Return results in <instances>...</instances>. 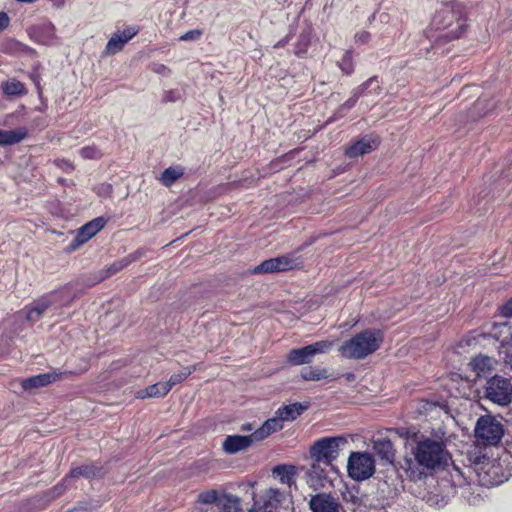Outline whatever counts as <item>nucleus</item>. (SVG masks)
I'll return each instance as SVG.
<instances>
[{"mask_svg": "<svg viewBox=\"0 0 512 512\" xmlns=\"http://www.w3.org/2000/svg\"><path fill=\"white\" fill-rule=\"evenodd\" d=\"M347 472L356 481L366 480L375 472V461L366 452H352L348 459Z\"/></svg>", "mask_w": 512, "mask_h": 512, "instance_id": "9", "label": "nucleus"}, {"mask_svg": "<svg viewBox=\"0 0 512 512\" xmlns=\"http://www.w3.org/2000/svg\"><path fill=\"white\" fill-rule=\"evenodd\" d=\"M169 391L170 385H167L166 382H158L146 387L145 389L137 391L136 398H159L167 395Z\"/></svg>", "mask_w": 512, "mask_h": 512, "instance_id": "23", "label": "nucleus"}, {"mask_svg": "<svg viewBox=\"0 0 512 512\" xmlns=\"http://www.w3.org/2000/svg\"><path fill=\"white\" fill-rule=\"evenodd\" d=\"M112 191L111 185L103 184L100 187V191L98 192L100 195H109Z\"/></svg>", "mask_w": 512, "mask_h": 512, "instance_id": "45", "label": "nucleus"}, {"mask_svg": "<svg viewBox=\"0 0 512 512\" xmlns=\"http://www.w3.org/2000/svg\"><path fill=\"white\" fill-rule=\"evenodd\" d=\"M307 48H308V40L306 37L304 36H301L297 45H296V48H295V54L297 56H302L303 54L306 53L307 51Z\"/></svg>", "mask_w": 512, "mask_h": 512, "instance_id": "37", "label": "nucleus"}, {"mask_svg": "<svg viewBox=\"0 0 512 512\" xmlns=\"http://www.w3.org/2000/svg\"><path fill=\"white\" fill-rule=\"evenodd\" d=\"M273 475L279 479L282 484L290 487L294 482L295 467L291 465H278L273 469Z\"/></svg>", "mask_w": 512, "mask_h": 512, "instance_id": "28", "label": "nucleus"}, {"mask_svg": "<svg viewBox=\"0 0 512 512\" xmlns=\"http://www.w3.org/2000/svg\"><path fill=\"white\" fill-rule=\"evenodd\" d=\"M501 314L506 318L512 319V298L503 305Z\"/></svg>", "mask_w": 512, "mask_h": 512, "instance_id": "41", "label": "nucleus"}, {"mask_svg": "<svg viewBox=\"0 0 512 512\" xmlns=\"http://www.w3.org/2000/svg\"><path fill=\"white\" fill-rule=\"evenodd\" d=\"M168 99H169L170 101H174L173 95H170V96L168 97Z\"/></svg>", "mask_w": 512, "mask_h": 512, "instance_id": "54", "label": "nucleus"}, {"mask_svg": "<svg viewBox=\"0 0 512 512\" xmlns=\"http://www.w3.org/2000/svg\"><path fill=\"white\" fill-rule=\"evenodd\" d=\"M373 451L382 460L392 463L395 458V450L392 442L387 438H377L373 441Z\"/></svg>", "mask_w": 512, "mask_h": 512, "instance_id": "21", "label": "nucleus"}, {"mask_svg": "<svg viewBox=\"0 0 512 512\" xmlns=\"http://www.w3.org/2000/svg\"><path fill=\"white\" fill-rule=\"evenodd\" d=\"M201 35H202V32L200 30H190V31L186 32L185 34H183L182 36H180L179 39L181 41H195V40H198Z\"/></svg>", "mask_w": 512, "mask_h": 512, "instance_id": "38", "label": "nucleus"}, {"mask_svg": "<svg viewBox=\"0 0 512 512\" xmlns=\"http://www.w3.org/2000/svg\"><path fill=\"white\" fill-rule=\"evenodd\" d=\"M370 37H371L370 33L368 31L363 30V31L357 32L355 34L354 39L357 44L363 45V44L368 43V41L370 40Z\"/></svg>", "mask_w": 512, "mask_h": 512, "instance_id": "39", "label": "nucleus"}, {"mask_svg": "<svg viewBox=\"0 0 512 512\" xmlns=\"http://www.w3.org/2000/svg\"><path fill=\"white\" fill-rule=\"evenodd\" d=\"M379 142L376 138L371 136H365L359 141L352 144L345 151L346 155L349 157H357L366 153H369L375 150L378 146Z\"/></svg>", "mask_w": 512, "mask_h": 512, "instance_id": "18", "label": "nucleus"}, {"mask_svg": "<svg viewBox=\"0 0 512 512\" xmlns=\"http://www.w3.org/2000/svg\"><path fill=\"white\" fill-rule=\"evenodd\" d=\"M223 496L227 499L228 502H231L232 498H234L233 496H228L226 494H224Z\"/></svg>", "mask_w": 512, "mask_h": 512, "instance_id": "51", "label": "nucleus"}, {"mask_svg": "<svg viewBox=\"0 0 512 512\" xmlns=\"http://www.w3.org/2000/svg\"><path fill=\"white\" fill-rule=\"evenodd\" d=\"M253 442H256L254 433L248 436L230 435L224 440L222 447L226 453L235 454L246 450Z\"/></svg>", "mask_w": 512, "mask_h": 512, "instance_id": "16", "label": "nucleus"}, {"mask_svg": "<svg viewBox=\"0 0 512 512\" xmlns=\"http://www.w3.org/2000/svg\"><path fill=\"white\" fill-rule=\"evenodd\" d=\"M141 253L136 252L133 255H129L127 258L119 261L118 263H115L112 265L111 269H113L114 272L121 270L122 268L126 267L131 262L137 260L140 257Z\"/></svg>", "mask_w": 512, "mask_h": 512, "instance_id": "35", "label": "nucleus"}, {"mask_svg": "<svg viewBox=\"0 0 512 512\" xmlns=\"http://www.w3.org/2000/svg\"><path fill=\"white\" fill-rule=\"evenodd\" d=\"M10 18L5 12H0V32L8 27Z\"/></svg>", "mask_w": 512, "mask_h": 512, "instance_id": "42", "label": "nucleus"}, {"mask_svg": "<svg viewBox=\"0 0 512 512\" xmlns=\"http://www.w3.org/2000/svg\"><path fill=\"white\" fill-rule=\"evenodd\" d=\"M55 163L58 167H60L65 172H71L72 170H74L73 163L69 160L58 159L55 161Z\"/></svg>", "mask_w": 512, "mask_h": 512, "instance_id": "40", "label": "nucleus"}, {"mask_svg": "<svg viewBox=\"0 0 512 512\" xmlns=\"http://www.w3.org/2000/svg\"><path fill=\"white\" fill-rule=\"evenodd\" d=\"M68 303L69 301L64 298L62 291H52L34 300L30 305L19 311L17 315L24 314V318L33 324L46 313L57 310Z\"/></svg>", "mask_w": 512, "mask_h": 512, "instance_id": "4", "label": "nucleus"}, {"mask_svg": "<svg viewBox=\"0 0 512 512\" xmlns=\"http://www.w3.org/2000/svg\"><path fill=\"white\" fill-rule=\"evenodd\" d=\"M357 101V98H350L348 99L340 108V111H343V110H349L351 109L352 107H354L355 103Z\"/></svg>", "mask_w": 512, "mask_h": 512, "instance_id": "43", "label": "nucleus"}, {"mask_svg": "<svg viewBox=\"0 0 512 512\" xmlns=\"http://www.w3.org/2000/svg\"><path fill=\"white\" fill-rule=\"evenodd\" d=\"M242 429L243 430H251V426L250 425H243Z\"/></svg>", "mask_w": 512, "mask_h": 512, "instance_id": "52", "label": "nucleus"}, {"mask_svg": "<svg viewBox=\"0 0 512 512\" xmlns=\"http://www.w3.org/2000/svg\"><path fill=\"white\" fill-rule=\"evenodd\" d=\"M292 504V496L288 491L269 488L255 500L249 512H285L292 509Z\"/></svg>", "mask_w": 512, "mask_h": 512, "instance_id": "5", "label": "nucleus"}, {"mask_svg": "<svg viewBox=\"0 0 512 512\" xmlns=\"http://www.w3.org/2000/svg\"><path fill=\"white\" fill-rule=\"evenodd\" d=\"M476 444L480 447L497 445L504 434L502 423L492 415H483L478 418L475 429Z\"/></svg>", "mask_w": 512, "mask_h": 512, "instance_id": "6", "label": "nucleus"}, {"mask_svg": "<svg viewBox=\"0 0 512 512\" xmlns=\"http://www.w3.org/2000/svg\"><path fill=\"white\" fill-rule=\"evenodd\" d=\"M80 155L84 159H98L101 157V152L95 146H87L80 150Z\"/></svg>", "mask_w": 512, "mask_h": 512, "instance_id": "34", "label": "nucleus"}, {"mask_svg": "<svg viewBox=\"0 0 512 512\" xmlns=\"http://www.w3.org/2000/svg\"><path fill=\"white\" fill-rule=\"evenodd\" d=\"M156 72L158 73H164L166 71H169L168 68L162 64L160 65H157V68L155 69Z\"/></svg>", "mask_w": 512, "mask_h": 512, "instance_id": "48", "label": "nucleus"}, {"mask_svg": "<svg viewBox=\"0 0 512 512\" xmlns=\"http://www.w3.org/2000/svg\"><path fill=\"white\" fill-rule=\"evenodd\" d=\"M400 488H401V485H394L393 489H391L390 491L387 492V495L386 497L387 498H394L395 496H397L400 492Z\"/></svg>", "mask_w": 512, "mask_h": 512, "instance_id": "44", "label": "nucleus"}, {"mask_svg": "<svg viewBox=\"0 0 512 512\" xmlns=\"http://www.w3.org/2000/svg\"><path fill=\"white\" fill-rule=\"evenodd\" d=\"M495 361L486 355H478L474 357L469 366L475 372L476 377H482L494 370Z\"/></svg>", "mask_w": 512, "mask_h": 512, "instance_id": "22", "label": "nucleus"}, {"mask_svg": "<svg viewBox=\"0 0 512 512\" xmlns=\"http://www.w3.org/2000/svg\"><path fill=\"white\" fill-rule=\"evenodd\" d=\"M333 346V341H318L299 349H292L287 356V360L292 365L307 364L312 361L316 354L327 353L332 349Z\"/></svg>", "mask_w": 512, "mask_h": 512, "instance_id": "11", "label": "nucleus"}, {"mask_svg": "<svg viewBox=\"0 0 512 512\" xmlns=\"http://www.w3.org/2000/svg\"><path fill=\"white\" fill-rule=\"evenodd\" d=\"M197 501L201 504L221 503L219 492L215 489L206 490L198 494Z\"/></svg>", "mask_w": 512, "mask_h": 512, "instance_id": "31", "label": "nucleus"}, {"mask_svg": "<svg viewBox=\"0 0 512 512\" xmlns=\"http://www.w3.org/2000/svg\"><path fill=\"white\" fill-rule=\"evenodd\" d=\"M491 335L496 338L501 346H508L512 344V319L505 322L494 323L491 329Z\"/></svg>", "mask_w": 512, "mask_h": 512, "instance_id": "20", "label": "nucleus"}, {"mask_svg": "<svg viewBox=\"0 0 512 512\" xmlns=\"http://www.w3.org/2000/svg\"><path fill=\"white\" fill-rule=\"evenodd\" d=\"M302 261L297 252L284 254L275 258L264 260L261 264L252 269L253 274L278 273L298 268Z\"/></svg>", "mask_w": 512, "mask_h": 512, "instance_id": "10", "label": "nucleus"}, {"mask_svg": "<svg viewBox=\"0 0 512 512\" xmlns=\"http://www.w3.org/2000/svg\"><path fill=\"white\" fill-rule=\"evenodd\" d=\"M105 224L106 220L103 217H98L83 225L77 231V234L71 243V249L74 250L89 241L94 235L104 228Z\"/></svg>", "mask_w": 512, "mask_h": 512, "instance_id": "12", "label": "nucleus"}, {"mask_svg": "<svg viewBox=\"0 0 512 512\" xmlns=\"http://www.w3.org/2000/svg\"><path fill=\"white\" fill-rule=\"evenodd\" d=\"M33 37L36 41L44 45H53L56 43V28L51 22H44L32 29Z\"/></svg>", "mask_w": 512, "mask_h": 512, "instance_id": "17", "label": "nucleus"}, {"mask_svg": "<svg viewBox=\"0 0 512 512\" xmlns=\"http://www.w3.org/2000/svg\"><path fill=\"white\" fill-rule=\"evenodd\" d=\"M307 406L302 405L300 403H293L286 405L282 408H279L276 414L282 421H293L295 420L303 411H305Z\"/></svg>", "mask_w": 512, "mask_h": 512, "instance_id": "27", "label": "nucleus"}, {"mask_svg": "<svg viewBox=\"0 0 512 512\" xmlns=\"http://www.w3.org/2000/svg\"><path fill=\"white\" fill-rule=\"evenodd\" d=\"M346 444L344 436L323 437L311 446L310 456L316 462L330 465L339 456L341 446Z\"/></svg>", "mask_w": 512, "mask_h": 512, "instance_id": "7", "label": "nucleus"}, {"mask_svg": "<svg viewBox=\"0 0 512 512\" xmlns=\"http://www.w3.org/2000/svg\"><path fill=\"white\" fill-rule=\"evenodd\" d=\"M374 82L378 83L377 79L375 77H372L370 79H368L365 83H363L361 85V90H364L366 89L367 87H369L370 85H372Z\"/></svg>", "mask_w": 512, "mask_h": 512, "instance_id": "46", "label": "nucleus"}, {"mask_svg": "<svg viewBox=\"0 0 512 512\" xmlns=\"http://www.w3.org/2000/svg\"><path fill=\"white\" fill-rule=\"evenodd\" d=\"M194 370V367H185L181 371L171 375L170 379L168 380V382H166V384L170 385L171 390L173 386L183 382Z\"/></svg>", "mask_w": 512, "mask_h": 512, "instance_id": "32", "label": "nucleus"}, {"mask_svg": "<svg viewBox=\"0 0 512 512\" xmlns=\"http://www.w3.org/2000/svg\"><path fill=\"white\" fill-rule=\"evenodd\" d=\"M287 42H288L287 39H283V40L279 41L274 47L275 48L283 47L287 44Z\"/></svg>", "mask_w": 512, "mask_h": 512, "instance_id": "49", "label": "nucleus"}, {"mask_svg": "<svg viewBox=\"0 0 512 512\" xmlns=\"http://www.w3.org/2000/svg\"><path fill=\"white\" fill-rule=\"evenodd\" d=\"M484 398L499 406L512 402V382L500 375L489 378L484 385Z\"/></svg>", "mask_w": 512, "mask_h": 512, "instance_id": "8", "label": "nucleus"}, {"mask_svg": "<svg viewBox=\"0 0 512 512\" xmlns=\"http://www.w3.org/2000/svg\"><path fill=\"white\" fill-rule=\"evenodd\" d=\"M413 459L405 460L406 476L412 481L421 480L428 473L447 465L450 455L442 441L423 437L411 448Z\"/></svg>", "mask_w": 512, "mask_h": 512, "instance_id": "1", "label": "nucleus"}, {"mask_svg": "<svg viewBox=\"0 0 512 512\" xmlns=\"http://www.w3.org/2000/svg\"><path fill=\"white\" fill-rule=\"evenodd\" d=\"M138 33L136 27L130 26L121 32L114 33L106 44L103 55H114L120 52L126 43Z\"/></svg>", "mask_w": 512, "mask_h": 512, "instance_id": "14", "label": "nucleus"}, {"mask_svg": "<svg viewBox=\"0 0 512 512\" xmlns=\"http://www.w3.org/2000/svg\"><path fill=\"white\" fill-rule=\"evenodd\" d=\"M301 376L304 380L319 381L321 379L327 378L328 372L324 368L307 367L302 370Z\"/></svg>", "mask_w": 512, "mask_h": 512, "instance_id": "29", "label": "nucleus"}, {"mask_svg": "<svg viewBox=\"0 0 512 512\" xmlns=\"http://www.w3.org/2000/svg\"><path fill=\"white\" fill-rule=\"evenodd\" d=\"M431 25L435 30L441 32L439 38L447 40L459 38L466 28L463 6L457 2L443 4L436 11Z\"/></svg>", "mask_w": 512, "mask_h": 512, "instance_id": "2", "label": "nucleus"}, {"mask_svg": "<svg viewBox=\"0 0 512 512\" xmlns=\"http://www.w3.org/2000/svg\"><path fill=\"white\" fill-rule=\"evenodd\" d=\"M60 378L56 372L39 374L27 379L22 380V388L26 391H32L44 386H47Z\"/></svg>", "mask_w": 512, "mask_h": 512, "instance_id": "19", "label": "nucleus"}, {"mask_svg": "<svg viewBox=\"0 0 512 512\" xmlns=\"http://www.w3.org/2000/svg\"><path fill=\"white\" fill-rule=\"evenodd\" d=\"M339 67L343 73L350 75L354 70L352 54L350 51L345 52L341 61L339 62Z\"/></svg>", "mask_w": 512, "mask_h": 512, "instance_id": "33", "label": "nucleus"}, {"mask_svg": "<svg viewBox=\"0 0 512 512\" xmlns=\"http://www.w3.org/2000/svg\"><path fill=\"white\" fill-rule=\"evenodd\" d=\"M384 485H385V486H387V485H388L387 481H384V483L379 487V489H380V491H381L382 493H384V492H385V489L382 487V486H384Z\"/></svg>", "mask_w": 512, "mask_h": 512, "instance_id": "50", "label": "nucleus"}, {"mask_svg": "<svg viewBox=\"0 0 512 512\" xmlns=\"http://www.w3.org/2000/svg\"><path fill=\"white\" fill-rule=\"evenodd\" d=\"M183 175V171L180 168H167L164 170L160 177V181L165 186H171L177 179Z\"/></svg>", "mask_w": 512, "mask_h": 512, "instance_id": "30", "label": "nucleus"}, {"mask_svg": "<svg viewBox=\"0 0 512 512\" xmlns=\"http://www.w3.org/2000/svg\"><path fill=\"white\" fill-rule=\"evenodd\" d=\"M353 377H354V375H353V374H348V379H351V378H353Z\"/></svg>", "mask_w": 512, "mask_h": 512, "instance_id": "55", "label": "nucleus"}, {"mask_svg": "<svg viewBox=\"0 0 512 512\" xmlns=\"http://www.w3.org/2000/svg\"><path fill=\"white\" fill-rule=\"evenodd\" d=\"M27 136L26 128H17L15 130L0 129V145H12L21 142Z\"/></svg>", "mask_w": 512, "mask_h": 512, "instance_id": "25", "label": "nucleus"}, {"mask_svg": "<svg viewBox=\"0 0 512 512\" xmlns=\"http://www.w3.org/2000/svg\"><path fill=\"white\" fill-rule=\"evenodd\" d=\"M384 340L378 329H366L343 342L338 348L342 357L347 359H364L377 351Z\"/></svg>", "mask_w": 512, "mask_h": 512, "instance_id": "3", "label": "nucleus"}, {"mask_svg": "<svg viewBox=\"0 0 512 512\" xmlns=\"http://www.w3.org/2000/svg\"><path fill=\"white\" fill-rule=\"evenodd\" d=\"M168 99H169L170 101H174L173 95H170V96L168 97Z\"/></svg>", "mask_w": 512, "mask_h": 512, "instance_id": "53", "label": "nucleus"}, {"mask_svg": "<svg viewBox=\"0 0 512 512\" xmlns=\"http://www.w3.org/2000/svg\"><path fill=\"white\" fill-rule=\"evenodd\" d=\"M102 475V468L99 466H96L94 464H84L78 467L73 468L69 475H67L63 479V483L59 486L55 487V491H57V495H60L63 492V486L69 485L70 482L78 477H84V478H93V477H100Z\"/></svg>", "mask_w": 512, "mask_h": 512, "instance_id": "15", "label": "nucleus"}, {"mask_svg": "<svg viewBox=\"0 0 512 512\" xmlns=\"http://www.w3.org/2000/svg\"><path fill=\"white\" fill-rule=\"evenodd\" d=\"M282 422L278 415L275 418L268 419L259 429L253 432L254 438L256 441H261L270 434L281 430L283 428Z\"/></svg>", "mask_w": 512, "mask_h": 512, "instance_id": "24", "label": "nucleus"}, {"mask_svg": "<svg viewBox=\"0 0 512 512\" xmlns=\"http://www.w3.org/2000/svg\"><path fill=\"white\" fill-rule=\"evenodd\" d=\"M309 508L312 512H339L341 504L332 494L323 492L311 496Z\"/></svg>", "mask_w": 512, "mask_h": 512, "instance_id": "13", "label": "nucleus"}, {"mask_svg": "<svg viewBox=\"0 0 512 512\" xmlns=\"http://www.w3.org/2000/svg\"><path fill=\"white\" fill-rule=\"evenodd\" d=\"M499 353L502 356L505 363L510 365V367L512 368V344L504 346V348H499Z\"/></svg>", "mask_w": 512, "mask_h": 512, "instance_id": "36", "label": "nucleus"}, {"mask_svg": "<svg viewBox=\"0 0 512 512\" xmlns=\"http://www.w3.org/2000/svg\"><path fill=\"white\" fill-rule=\"evenodd\" d=\"M31 80L35 83L38 91L40 92V80H39V76L37 75H31Z\"/></svg>", "mask_w": 512, "mask_h": 512, "instance_id": "47", "label": "nucleus"}, {"mask_svg": "<svg viewBox=\"0 0 512 512\" xmlns=\"http://www.w3.org/2000/svg\"><path fill=\"white\" fill-rule=\"evenodd\" d=\"M1 89L4 95L8 97L23 96L27 94L25 85L15 78L8 79L1 84Z\"/></svg>", "mask_w": 512, "mask_h": 512, "instance_id": "26", "label": "nucleus"}]
</instances>
